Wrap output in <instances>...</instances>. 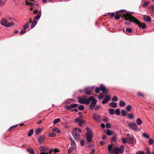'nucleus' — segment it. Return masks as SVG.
Returning <instances> with one entry per match:
<instances>
[{
    "label": "nucleus",
    "mask_w": 154,
    "mask_h": 154,
    "mask_svg": "<svg viewBox=\"0 0 154 154\" xmlns=\"http://www.w3.org/2000/svg\"><path fill=\"white\" fill-rule=\"evenodd\" d=\"M40 150L41 154H48L50 153L53 149L47 147L42 146L40 148Z\"/></svg>",
    "instance_id": "nucleus-3"
},
{
    "label": "nucleus",
    "mask_w": 154,
    "mask_h": 154,
    "mask_svg": "<svg viewBox=\"0 0 154 154\" xmlns=\"http://www.w3.org/2000/svg\"><path fill=\"white\" fill-rule=\"evenodd\" d=\"M27 150L30 154H35L34 150L31 148H28Z\"/></svg>",
    "instance_id": "nucleus-23"
},
{
    "label": "nucleus",
    "mask_w": 154,
    "mask_h": 154,
    "mask_svg": "<svg viewBox=\"0 0 154 154\" xmlns=\"http://www.w3.org/2000/svg\"><path fill=\"white\" fill-rule=\"evenodd\" d=\"M131 108H132L131 106V105H128L126 107V110L128 111H130L131 109Z\"/></svg>",
    "instance_id": "nucleus-34"
},
{
    "label": "nucleus",
    "mask_w": 154,
    "mask_h": 154,
    "mask_svg": "<svg viewBox=\"0 0 154 154\" xmlns=\"http://www.w3.org/2000/svg\"><path fill=\"white\" fill-rule=\"evenodd\" d=\"M100 90L102 91L103 94H107L108 91L105 86L101 84L100 86Z\"/></svg>",
    "instance_id": "nucleus-13"
},
{
    "label": "nucleus",
    "mask_w": 154,
    "mask_h": 154,
    "mask_svg": "<svg viewBox=\"0 0 154 154\" xmlns=\"http://www.w3.org/2000/svg\"><path fill=\"white\" fill-rule=\"evenodd\" d=\"M116 136H114L112 138L111 140L112 141L115 142L116 141Z\"/></svg>",
    "instance_id": "nucleus-52"
},
{
    "label": "nucleus",
    "mask_w": 154,
    "mask_h": 154,
    "mask_svg": "<svg viewBox=\"0 0 154 154\" xmlns=\"http://www.w3.org/2000/svg\"><path fill=\"white\" fill-rule=\"evenodd\" d=\"M108 14L110 16V17H112L115 16V14L114 13H109Z\"/></svg>",
    "instance_id": "nucleus-50"
},
{
    "label": "nucleus",
    "mask_w": 154,
    "mask_h": 154,
    "mask_svg": "<svg viewBox=\"0 0 154 154\" xmlns=\"http://www.w3.org/2000/svg\"><path fill=\"white\" fill-rule=\"evenodd\" d=\"M106 128H109L110 127V125L109 123H107L106 125Z\"/></svg>",
    "instance_id": "nucleus-54"
},
{
    "label": "nucleus",
    "mask_w": 154,
    "mask_h": 154,
    "mask_svg": "<svg viewBox=\"0 0 154 154\" xmlns=\"http://www.w3.org/2000/svg\"><path fill=\"white\" fill-rule=\"evenodd\" d=\"M100 107V105H98L96 106H95L94 108V109L95 110H98Z\"/></svg>",
    "instance_id": "nucleus-47"
},
{
    "label": "nucleus",
    "mask_w": 154,
    "mask_h": 154,
    "mask_svg": "<svg viewBox=\"0 0 154 154\" xmlns=\"http://www.w3.org/2000/svg\"><path fill=\"white\" fill-rule=\"evenodd\" d=\"M93 135V134H86V137L87 141L88 142H90L92 140V138Z\"/></svg>",
    "instance_id": "nucleus-10"
},
{
    "label": "nucleus",
    "mask_w": 154,
    "mask_h": 154,
    "mask_svg": "<svg viewBox=\"0 0 154 154\" xmlns=\"http://www.w3.org/2000/svg\"><path fill=\"white\" fill-rule=\"evenodd\" d=\"M37 23V22L35 20H34L33 21L32 23L31 26V29H32L34 28Z\"/></svg>",
    "instance_id": "nucleus-20"
},
{
    "label": "nucleus",
    "mask_w": 154,
    "mask_h": 154,
    "mask_svg": "<svg viewBox=\"0 0 154 154\" xmlns=\"http://www.w3.org/2000/svg\"><path fill=\"white\" fill-rule=\"evenodd\" d=\"M42 128H38L35 131V133L36 134L38 135L39 133L42 131Z\"/></svg>",
    "instance_id": "nucleus-30"
},
{
    "label": "nucleus",
    "mask_w": 154,
    "mask_h": 154,
    "mask_svg": "<svg viewBox=\"0 0 154 154\" xmlns=\"http://www.w3.org/2000/svg\"><path fill=\"white\" fill-rule=\"evenodd\" d=\"M137 124L138 125H140L142 123V122L141 119L140 118L137 119L136 121Z\"/></svg>",
    "instance_id": "nucleus-18"
},
{
    "label": "nucleus",
    "mask_w": 154,
    "mask_h": 154,
    "mask_svg": "<svg viewBox=\"0 0 154 154\" xmlns=\"http://www.w3.org/2000/svg\"><path fill=\"white\" fill-rule=\"evenodd\" d=\"M105 98L104 99L102 102L103 104H105L108 102L110 99V96H105Z\"/></svg>",
    "instance_id": "nucleus-14"
},
{
    "label": "nucleus",
    "mask_w": 154,
    "mask_h": 154,
    "mask_svg": "<svg viewBox=\"0 0 154 154\" xmlns=\"http://www.w3.org/2000/svg\"><path fill=\"white\" fill-rule=\"evenodd\" d=\"M128 126L134 131H136L138 129L137 124L134 122H131L128 124Z\"/></svg>",
    "instance_id": "nucleus-8"
},
{
    "label": "nucleus",
    "mask_w": 154,
    "mask_h": 154,
    "mask_svg": "<svg viewBox=\"0 0 154 154\" xmlns=\"http://www.w3.org/2000/svg\"><path fill=\"white\" fill-rule=\"evenodd\" d=\"M95 152V149H92L90 154H94Z\"/></svg>",
    "instance_id": "nucleus-64"
},
{
    "label": "nucleus",
    "mask_w": 154,
    "mask_h": 154,
    "mask_svg": "<svg viewBox=\"0 0 154 154\" xmlns=\"http://www.w3.org/2000/svg\"><path fill=\"white\" fill-rule=\"evenodd\" d=\"M56 134L55 133L51 132L48 134V136L49 137H54L55 136Z\"/></svg>",
    "instance_id": "nucleus-31"
},
{
    "label": "nucleus",
    "mask_w": 154,
    "mask_h": 154,
    "mask_svg": "<svg viewBox=\"0 0 154 154\" xmlns=\"http://www.w3.org/2000/svg\"><path fill=\"white\" fill-rule=\"evenodd\" d=\"M74 149V148H73L72 147H70V148L69 150H68V152L69 153H70L72 152V151H73V149Z\"/></svg>",
    "instance_id": "nucleus-56"
},
{
    "label": "nucleus",
    "mask_w": 154,
    "mask_h": 154,
    "mask_svg": "<svg viewBox=\"0 0 154 154\" xmlns=\"http://www.w3.org/2000/svg\"><path fill=\"white\" fill-rule=\"evenodd\" d=\"M144 19L148 22H150L151 21V17L148 16H145L144 17Z\"/></svg>",
    "instance_id": "nucleus-19"
},
{
    "label": "nucleus",
    "mask_w": 154,
    "mask_h": 154,
    "mask_svg": "<svg viewBox=\"0 0 154 154\" xmlns=\"http://www.w3.org/2000/svg\"><path fill=\"white\" fill-rule=\"evenodd\" d=\"M101 127L103 129H104L105 128V124L103 123H102L100 125Z\"/></svg>",
    "instance_id": "nucleus-63"
},
{
    "label": "nucleus",
    "mask_w": 154,
    "mask_h": 154,
    "mask_svg": "<svg viewBox=\"0 0 154 154\" xmlns=\"http://www.w3.org/2000/svg\"><path fill=\"white\" fill-rule=\"evenodd\" d=\"M127 112L126 111L124 110H122L121 111V114L122 116H125L126 115Z\"/></svg>",
    "instance_id": "nucleus-38"
},
{
    "label": "nucleus",
    "mask_w": 154,
    "mask_h": 154,
    "mask_svg": "<svg viewBox=\"0 0 154 154\" xmlns=\"http://www.w3.org/2000/svg\"><path fill=\"white\" fill-rule=\"evenodd\" d=\"M112 101H116L118 100V99L117 97L115 96L112 98Z\"/></svg>",
    "instance_id": "nucleus-44"
},
{
    "label": "nucleus",
    "mask_w": 154,
    "mask_h": 154,
    "mask_svg": "<svg viewBox=\"0 0 154 154\" xmlns=\"http://www.w3.org/2000/svg\"><path fill=\"white\" fill-rule=\"evenodd\" d=\"M71 147L75 149L76 148V145L74 141L72 140L71 142Z\"/></svg>",
    "instance_id": "nucleus-24"
},
{
    "label": "nucleus",
    "mask_w": 154,
    "mask_h": 154,
    "mask_svg": "<svg viewBox=\"0 0 154 154\" xmlns=\"http://www.w3.org/2000/svg\"><path fill=\"white\" fill-rule=\"evenodd\" d=\"M115 112L117 115H119L120 114V111L119 109H116L115 111Z\"/></svg>",
    "instance_id": "nucleus-43"
},
{
    "label": "nucleus",
    "mask_w": 154,
    "mask_h": 154,
    "mask_svg": "<svg viewBox=\"0 0 154 154\" xmlns=\"http://www.w3.org/2000/svg\"><path fill=\"white\" fill-rule=\"evenodd\" d=\"M52 131H53L57 132L60 133L61 132L60 130L57 127H55L52 129Z\"/></svg>",
    "instance_id": "nucleus-16"
},
{
    "label": "nucleus",
    "mask_w": 154,
    "mask_h": 154,
    "mask_svg": "<svg viewBox=\"0 0 154 154\" xmlns=\"http://www.w3.org/2000/svg\"><path fill=\"white\" fill-rule=\"evenodd\" d=\"M142 136L144 137L145 138L149 139V135H147L146 133H143Z\"/></svg>",
    "instance_id": "nucleus-32"
},
{
    "label": "nucleus",
    "mask_w": 154,
    "mask_h": 154,
    "mask_svg": "<svg viewBox=\"0 0 154 154\" xmlns=\"http://www.w3.org/2000/svg\"><path fill=\"white\" fill-rule=\"evenodd\" d=\"M14 25V23L13 22H11L9 23H8L7 24V27H10L11 26H13Z\"/></svg>",
    "instance_id": "nucleus-42"
},
{
    "label": "nucleus",
    "mask_w": 154,
    "mask_h": 154,
    "mask_svg": "<svg viewBox=\"0 0 154 154\" xmlns=\"http://www.w3.org/2000/svg\"><path fill=\"white\" fill-rule=\"evenodd\" d=\"M106 131V134L109 136L111 135L113 133V132L112 131H110L109 129L107 130Z\"/></svg>",
    "instance_id": "nucleus-28"
},
{
    "label": "nucleus",
    "mask_w": 154,
    "mask_h": 154,
    "mask_svg": "<svg viewBox=\"0 0 154 154\" xmlns=\"http://www.w3.org/2000/svg\"><path fill=\"white\" fill-rule=\"evenodd\" d=\"M120 18V16L119 15H116L115 16V18L117 20L119 19Z\"/></svg>",
    "instance_id": "nucleus-60"
},
{
    "label": "nucleus",
    "mask_w": 154,
    "mask_h": 154,
    "mask_svg": "<svg viewBox=\"0 0 154 154\" xmlns=\"http://www.w3.org/2000/svg\"><path fill=\"white\" fill-rule=\"evenodd\" d=\"M6 0H0V6H2L5 4Z\"/></svg>",
    "instance_id": "nucleus-39"
},
{
    "label": "nucleus",
    "mask_w": 154,
    "mask_h": 154,
    "mask_svg": "<svg viewBox=\"0 0 154 154\" xmlns=\"http://www.w3.org/2000/svg\"><path fill=\"white\" fill-rule=\"evenodd\" d=\"M33 133V129H30L28 134V136L29 137H30Z\"/></svg>",
    "instance_id": "nucleus-29"
},
{
    "label": "nucleus",
    "mask_w": 154,
    "mask_h": 154,
    "mask_svg": "<svg viewBox=\"0 0 154 154\" xmlns=\"http://www.w3.org/2000/svg\"><path fill=\"white\" fill-rule=\"evenodd\" d=\"M100 88H99L98 87L96 88L95 90V93H98L100 92Z\"/></svg>",
    "instance_id": "nucleus-49"
},
{
    "label": "nucleus",
    "mask_w": 154,
    "mask_h": 154,
    "mask_svg": "<svg viewBox=\"0 0 154 154\" xmlns=\"http://www.w3.org/2000/svg\"><path fill=\"white\" fill-rule=\"evenodd\" d=\"M26 29H23L20 32V34L21 35L23 34V33H25L26 32Z\"/></svg>",
    "instance_id": "nucleus-51"
},
{
    "label": "nucleus",
    "mask_w": 154,
    "mask_h": 154,
    "mask_svg": "<svg viewBox=\"0 0 154 154\" xmlns=\"http://www.w3.org/2000/svg\"><path fill=\"white\" fill-rule=\"evenodd\" d=\"M100 115L96 113H94L92 116V119L97 122L100 121Z\"/></svg>",
    "instance_id": "nucleus-9"
},
{
    "label": "nucleus",
    "mask_w": 154,
    "mask_h": 154,
    "mask_svg": "<svg viewBox=\"0 0 154 154\" xmlns=\"http://www.w3.org/2000/svg\"><path fill=\"white\" fill-rule=\"evenodd\" d=\"M146 154H151L149 150V148H147L146 149Z\"/></svg>",
    "instance_id": "nucleus-58"
},
{
    "label": "nucleus",
    "mask_w": 154,
    "mask_h": 154,
    "mask_svg": "<svg viewBox=\"0 0 154 154\" xmlns=\"http://www.w3.org/2000/svg\"><path fill=\"white\" fill-rule=\"evenodd\" d=\"M132 31V29L131 28H128L126 29V31L127 32L131 33Z\"/></svg>",
    "instance_id": "nucleus-45"
},
{
    "label": "nucleus",
    "mask_w": 154,
    "mask_h": 154,
    "mask_svg": "<svg viewBox=\"0 0 154 154\" xmlns=\"http://www.w3.org/2000/svg\"><path fill=\"white\" fill-rule=\"evenodd\" d=\"M122 143H128V140L127 138H122Z\"/></svg>",
    "instance_id": "nucleus-41"
},
{
    "label": "nucleus",
    "mask_w": 154,
    "mask_h": 154,
    "mask_svg": "<svg viewBox=\"0 0 154 154\" xmlns=\"http://www.w3.org/2000/svg\"><path fill=\"white\" fill-rule=\"evenodd\" d=\"M97 97L99 100H102L103 99L104 96L102 94L100 93L97 96Z\"/></svg>",
    "instance_id": "nucleus-25"
},
{
    "label": "nucleus",
    "mask_w": 154,
    "mask_h": 154,
    "mask_svg": "<svg viewBox=\"0 0 154 154\" xmlns=\"http://www.w3.org/2000/svg\"><path fill=\"white\" fill-rule=\"evenodd\" d=\"M125 105V103L122 100H121L119 103V105L121 107H124Z\"/></svg>",
    "instance_id": "nucleus-26"
},
{
    "label": "nucleus",
    "mask_w": 154,
    "mask_h": 154,
    "mask_svg": "<svg viewBox=\"0 0 154 154\" xmlns=\"http://www.w3.org/2000/svg\"><path fill=\"white\" fill-rule=\"evenodd\" d=\"M45 137L44 136H41L38 138V141L39 143H42L44 140Z\"/></svg>",
    "instance_id": "nucleus-21"
},
{
    "label": "nucleus",
    "mask_w": 154,
    "mask_h": 154,
    "mask_svg": "<svg viewBox=\"0 0 154 154\" xmlns=\"http://www.w3.org/2000/svg\"><path fill=\"white\" fill-rule=\"evenodd\" d=\"M77 106V105L75 103L71 105V107L72 108H75Z\"/></svg>",
    "instance_id": "nucleus-55"
},
{
    "label": "nucleus",
    "mask_w": 154,
    "mask_h": 154,
    "mask_svg": "<svg viewBox=\"0 0 154 154\" xmlns=\"http://www.w3.org/2000/svg\"><path fill=\"white\" fill-rule=\"evenodd\" d=\"M125 20L127 21L129 20V22H133L138 25L139 27L142 28L143 29H145L146 27V25L145 23H140L136 18L131 16L128 13H126L123 14Z\"/></svg>",
    "instance_id": "nucleus-1"
},
{
    "label": "nucleus",
    "mask_w": 154,
    "mask_h": 154,
    "mask_svg": "<svg viewBox=\"0 0 154 154\" xmlns=\"http://www.w3.org/2000/svg\"><path fill=\"white\" fill-rule=\"evenodd\" d=\"M149 9L150 10L154 11V5L151 6L149 8Z\"/></svg>",
    "instance_id": "nucleus-53"
},
{
    "label": "nucleus",
    "mask_w": 154,
    "mask_h": 154,
    "mask_svg": "<svg viewBox=\"0 0 154 154\" xmlns=\"http://www.w3.org/2000/svg\"><path fill=\"white\" fill-rule=\"evenodd\" d=\"M78 108L79 110H82L84 109V107L83 105H81L78 107Z\"/></svg>",
    "instance_id": "nucleus-46"
},
{
    "label": "nucleus",
    "mask_w": 154,
    "mask_h": 154,
    "mask_svg": "<svg viewBox=\"0 0 154 154\" xmlns=\"http://www.w3.org/2000/svg\"><path fill=\"white\" fill-rule=\"evenodd\" d=\"M154 142V140L152 139H149V140L148 143L150 145H152Z\"/></svg>",
    "instance_id": "nucleus-40"
},
{
    "label": "nucleus",
    "mask_w": 154,
    "mask_h": 154,
    "mask_svg": "<svg viewBox=\"0 0 154 154\" xmlns=\"http://www.w3.org/2000/svg\"><path fill=\"white\" fill-rule=\"evenodd\" d=\"M80 144L82 146H83L84 144V141L83 140H81L80 141Z\"/></svg>",
    "instance_id": "nucleus-59"
},
{
    "label": "nucleus",
    "mask_w": 154,
    "mask_h": 154,
    "mask_svg": "<svg viewBox=\"0 0 154 154\" xmlns=\"http://www.w3.org/2000/svg\"><path fill=\"white\" fill-rule=\"evenodd\" d=\"M78 102L84 104L85 103L86 104H89V98L87 99L85 96H84L83 97H79L78 98Z\"/></svg>",
    "instance_id": "nucleus-4"
},
{
    "label": "nucleus",
    "mask_w": 154,
    "mask_h": 154,
    "mask_svg": "<svg viewBox=\"0 0 154 154\" xmlns=\"http://www.w3.org/2000/svg\"><path fill=\"white\" fill-rule=\"evenodd\" d=\"M149 2H146L144 3L143 5V7H146L148 5Z\"/></svg>",
    "instance_id": "nucleus-48"
},
{
    "label": "nucleus",
    "mask_w": 154,
    "mask_h": 154,
    "mask_svg": "<svg viewBox=\"0 0 154 154\" xmlns=\"http://www.w3.org/2000/svg\"><path fill=\"white\" fill-rule=\"evenodd\" d=\"M90 101L91 102L89 108L91 109L92 110L94 109L96 104L97 100L93 97L91 96L89 98V102L90 103Z\"/></svg>",
    "instance_id": "nucleus-2"
},
{
    "label": "nucleus",
    "mask_w": 154,
    "mask_h": 154,
    "mask_svg": "<svg viewBox=\"0 0 154 154\" xmlns=\"http://www.w3.org/2000/svg\"><path fill=\"white\" fill-rule=\"evenodd\" d=\"M28 26L27 25V24H26L25 25H24L23 26V28L26 29L28 28Z\"/></svg>",
    "instance_id": "nucleus-62"
},
{
    "label": "nucleus",
    "mask_w": 154,
    "mask_h": 154,
    "mask_svg": "<svg viewBox=\"0 0 154 154\" xmlns=\"http://www.w3.org/2000/svg\"><path fill=\"white\" fill-rule=\"evenodd\" d=\"M41 11H40L38 12V14L36 15L35 18V20L39 19L41 17Z\"/></svg>",
    "instance_id": "nucleus-22"
},
{
    "label": "nucleus",
    "mask_w": 154,
    "mask_h": 154,
    "mask_svg": "<svg viewBox=\"0 0 154 154\" xmlns=\"http://www.w3.org/2000/svg\"><path fill=\"white\" fill-rule=\"evenodd\" d=\"M127 139L128 140V143L130 144H132L134 142V139L131 137L127 138Z\"/></svg>",
    "instance_id": "nucleus-15"
},
{
    "label": "nucleus",
    "mask_w": 154,
    "mask_h": 154,
    "mask_svg": "<svg viewBox=\"0 0 154 154\" xmlns=\"http://www.w3.org/2000/svg\"><path fill=\"white\" fill-rule=\"evenodd\" d=\"M86 130L87 131L88 133H87L86 134H92V131L88 127L86 128Z\"/></svg>",
    "instance_id": "nucleus-33"
},
{
    "label": "nucleus",
    "mask_w": 154,
    "mask_h": 154,
    "mask_svg": "<svg viewBox=\"0 0 154 154\" xmlns=\"http://www.w3.org/2000/svg\"><path fill=\"white\" fill-rule=\"evenodd\" d=\"M72 135L75 140L77 141H79L80 137V135L77 133V132L75 130L72 131Z\"/></svg>",
    "instance_id": "nucleus-6"
},
{
    "label": "nucleus",
    "mask_w": 154,
    "mask_h": 154,
    "mask_svg": "<svg viewBox=\"0 0 154 154\" xmlns=\"http://www.w3.org/2000/svg\"><path fill=\"white\" fill-rule=\"evenodd\" d=\"M114 151L115 154H118L119 152L121 153H123L124 150L121 149L119 147H116L114 149Z\"/></svg>",
    "instance_id": "nucleus-11"
},
{
    "label": "nucleus",
    "mask_w": 154,
    "mask_h": 154,
    "mask_svg": "<svg viewBox=\"0 0 154 154\" xmlns=\"http://www.w3.org/2000/svg\"><path fill=\"white\" fill-rule=\"evenodd\" d=\"M110 106L113 108H116L117 106V103H116L112 102L109 104Z\"/></svg>",
    "instance_id": "nucleus-27"
},
{
    "label": "nucleus",
    "mask_w": 154,
    "mask_h": 154,
    "mask_svg": "<svg viewBox=\"0 0 154 154\" xmlns=\"http://www.w3.org/2000/svg\"><path fill=\"white\" fill-rule=\"evenodd\" d=\"M114 110L112 109H109V112L111 115H113L114 113Z\"/></svg>",
    "instance_id": "nucleus-35"
},
{
    "label": "nucleus",
    "mask_w": 154,
    "mask_h": 154,
    "mask_svg": "<svg viewBox=\"0 0 154 154\" xmlns=\"http://www.w3.org/2000/svg\"><path fill=\"white\" fill-rule=\"evenodd\" d=\"M94 88V87H87L85 88L84 91L85 94L87 95H91V94Z\"/></svg>",
    "instance_id": "nucleus-5"
},
{
    "label": "nucleus",
    "mask_w": 154,
    "mask_h": 154,
    "mask_svg": "<svg viewBox=\"0 0 154 154\" xmlns=\"http://www.w3.org/2000/svg\"><path fill=\"white\" fill-rule=\"evenodd\" d=\"M127 116L130 119H132L134 118V116L132 113L129 114L127 115Z\"/></svg>",
    "instance_id": "nucleus-37"
},
{
    "label": "nucleus",
    "mask_w": 154,
    "mask_h": 154,
    "mask_svg": "<svg viewBox=\"0 0 154 154\" xmlns=\"http://www.w3.org/2000/svg\"><path fill=\"white\" fill-rule=\"evenodd\" d=\"M75 122L77 123L80 126H83L82 124L85 123L84 121H83L81 118L78 117L76 118L75 120Z\"/></svg>",
    "instance_id": "nucleus-7"
},
{
    "label": "nucleus",
    "mask_w": 154,
    "mask_h": 154,
    "mask_svg": "<svg viewBox=\"0 0 154 154\" xmlns=\"http://www.w3.org/2000/svg\"><path fill=\"white\" fill-rule=\"evenodd\" d=\"M60 121V119L59 118H57L55 119L53 122V124H56Z\"/></svg>",
    "instance_id": "nucleus-36"
},
{
    "label": "nucleus",
    "mask_w": 154,
    "mask_h": 154,
    "mask_svg": "<svg viewBox=\"0 0 154 154\" xmlns=\"http://www.w3.org/2000/svg\"><path fill=\"white\" fill-rule=\"evenodd\" d=\"M113 147L112 145L109 144L108 146V152L110 153H112V149Z\"/></svg>",
    "instance_id": "nucleus-17"
},
{
    "label": "nucleus",
    "mask_w": 154,
    "mask_h": 154,
    "mask_svg": "<svg viewBox=\"0 0 154 154\" xmlns=\"http://www.w3.org/2000/svg\"><path fill=\"white\" fill-rule=\"evenodd\" d=\"M137 95L140 97H144V95L143 94L140 93H137Z\"/></svg>",
    "instance_id": "nucleus-61"
},
{
    "label": "nucleus",
    "mask_w": 154,
    "mask_h": 154,
    "mask_svg": "<svg viewBox=\"0 0 154 154\" xmlns=\"http://www.w3.org/2000/svg\"><path fill=\"white\" fill-rule=\"evenodd\" d=\"M73 130H75L77 132V131L79 132H82V131L80 129L77 128H74V129Z\"/></svg>",
    "instance_id": "nucleus-57"
},
{
    "label": "nucleus",
    "mask_w": 154,
    "mask_h": 154,
    "mask_svg": "<svg viewBox=\"0 0 154 154\" xmlns=\"http://www.w3.org/2000/svg\"><path fill=\"white\" fill-rule=\"evenodd\" d=\"M8 21L5 18L2 19L0 21V23L1 25L3 26L7 27V24H8Z\"/></svg>",
    "instance_id": "nucleus-12"
}]
</instances>
